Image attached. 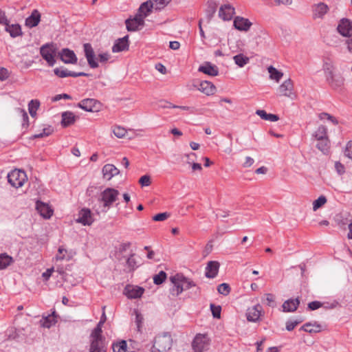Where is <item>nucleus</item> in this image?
I'll return each mask as SVG.
<instances>
[{"label":"nucleus","instance_id":"nucleus-47","mask_svg":"<svg viewBox=\"0 0 352 352\" xmlns=\"http://www.w3.org/2000/svg\"><path fill=\"white\" fill-rule=\"evenodd\" d=\"M54 74L60 78L68 77L69 75V71L67 69L56 68L54 70Z\"/></svg>","mask_w":352,"mask_h":352},{"label":"nucleus","instance_id":"nucleus-45","mask_svg":"<svg viewBox=\"0 0 352 352\" xmlns=\"http://www.w3.org/2000/svg\"><path fill=\"white\" fill-rule=\"evenodd\" d=\"M217 291L219 294L227 296L230 292V287L227 283H221L218 286Z\"/></svg>","mask_w":352,"mask_h":352},{"label":"nucleus","instance_id":"nucleus-49","mask_svg":"<svg viewBox=\"0 0 352 352\" xmlns=\"http://www.w3.org/2000/svg\"><path fill=\"white\" fill-rule=\"evenodd\" d=\"M53 132V129L51 127L45 128L43 130L42 133H36L34 135V138H41L43 137H46L52 134Z\"/></svg>","mask_w":352,"mask_h":352},{"label":"nucleus","instance_id":"nucleus-11","mask_svg":"<svg viewBox=\"0 0 352 352\" xmlns=\"http://www.w3.org/2000/svg\"><path fill=\"white\" fill-rule=\"evenodd\" d=\"M78 107L86 111L94 112L99 111L100 104L95 99L87 98L81 100Z\"/></svg>","mask_w":352,"mask_h":352},{"label":"nucleus","instance_id":"nucleus-26","mask_svg":"<svg viewBox=\"0 0 352 352\" xmlns=\"http://www.w3.org/2000/svg\"><path fill=\"white\" fill-rule=\"evenodd\" d=\"M300 304L298 298H291L285 301L282 305L283 311L284 312H294L295 311Z\"/></svg>","mask_w":352,"mask_h":352},{"label":"nucleus","instance_id":"nucleus-12","mask_svg":"<svg viewBox=\"0 0 352 352\" xmlns=\"http://www.w3.org/2000/svg\"><path fill=\"white\" fill-rule=\"evenodd\" d=\"M85 56L87 63L91 68H97L98 63L96 61L95 53L90 43H85L83 45Z\"/></svg>","mask_w":352,"mask_h":352},{"label":"nucleus","instance_id":"nucleus-18","mask_svg":"<svg viewBox=\"0 0 352 352\" xmlns=\"http://www.w3.org/2000/svg\"><path fill=\"white\" fill-rule=\"evenodd\" d=\"M234 14V8L229 3L222 5L219 11V16L224 21L230 20Z\"/></svg>","mask_w":352,"mask_h":352},{"label":"nucleus","instance_id":"nucleus-31","mask_svg":"<svg viewBox=\"0 0 352 352\" xmlns=\"http://www.w3.org/2000/svg\"><path fill=\"white\" fill-rule=\"evenodd\" d=\"M76 121V116L71 111H65L62 113L61 124L64 127H67L74 124Z\"/></svg>","mask_w":352,"mask_h":352},{"label":"nucleus","instance_id":"nucleus-64","mask_svg":"<svg viewBox=\"0 0 352 352\" xmlns=\"http://www.w3.org/2000/svg\"><path fill=\"white\" fill-rule=\"evenodd\" d=\"M335 168L340 175H342L344 173V167L340 162H336L335 164Z\"/></svg>","mask_w":352,"mask_h":352},{"label":"nucleus","instance_id":"nucleus-54","mask_svg":"<svg viewBox=\"0 0 352 352\" xmlns=\"http://www.w3.org/2000/svg\"><path fill=\"white\" fill-rule=\"evenodd\" d=\"M169 217L167 212L159 213L153 217V220L155 221H162L166 220Z\"/></svg>","mask_w":352,"mask_h":352},{"label":"nucleus","instance_id":"nucleus-3","mask_svg":"<svg viewBox=\"0 0 352 352\" xmlns=\"http://www.w3.org/2000/svg\"><path fill=\"white\" fill-rule=\"evenodd\" d=\"M323 71L324 72L327 81L333 88L339 87L343 84V78L334 74V67L330 60H326L323 63Z\"/></svg>","mask_w":352,"mask_h":352},{"label":"nucleus","instance_id":"nucleus-52","mask_svg":"<svg viewBox=\"0 0 352 352\" xmlns=\"http://www.w3.org/2000/svg\"><path fill=\"white\" fill-rule=\"evenodd\" d=\"M318 116L320 120L327 119L328 120H330L331 122H333L334 124H338V120L335 118H333L327 113H321L319 114Z\"/></svg>","mask_w":352,"mask_h":352},{"label":"nucleus","instance_id":"nucleus-46","mask_svg":"<svg viewBox=\"0 0 352 352\" xmlns=\"http://www.w3.org/2000/svg\"><path fill=\"white\" fill-rule=\"evenodd\" d=\"M113 132L114 135L118 138H122L126 133V130L120 126L114 127Z\"/></svg>","mask_w":352,"mask_h":352},{"label":"nucleus","instance_id":"nucleus-40","mask_svg":"<svg viewBox=\"0 0 352 352\" xmlns=\"http://www.w3.org/2000/svg\"><path fill=\"white\" fill-rule=\"evenodd\" d=\"M39 104H40V103H39V102L38 100H32L29 102V104H28V110H29V113L31 115V116H32V117L35 116V115L36 113V110L38 108Z\"/></svg>","mask_w":352,"mask_h":352},{"label":"nucleus","instance_id":"nucleus-10","mask_svg":"<svg viewBox=\"0 0 352 352\" xmlns=\"http://www.w3.org/2000/svg\"><path fill=\"white\" fill-rule=\"evenodd\" d=\"M192 85L207 96L213 95L216 92L215 86L211 82L207 80L195 81Z\"/></svg>","mask_w":352,"mask_h":352},{"label":"nucleus","instance_id":"nucleus-48","mask_svg":"<svg viewBox=\"0 0 352 352\" xmlns=\"http://www.w3.org/2000/svg\"><path fill=\"white\" fill-rule=\"evenodd\" d=\"M319 142L317 144V148L322 152L324 153L327 151L329 147V140H318Z\"/></svg>","mask_w":352,"mask_h":352},{"label":"nucleus","instance_id":"nucleus-1","mask_svg":"<svg viewBox=\"0 0 352 352\" xmlns=\"http://www.w3.org/2000/svg\"><path fill=\"white\" fill-rule=\"evenodd\" d=\"M173 283V287L170 289V294L173 296H177L184 290H187L192 287L195 286V284L190 279L185 277L182 274H177L170 278Z\"/></svg>","mask_w":352,"mask_h":352},{"label":"nucleus","instance_id":"nucleus-9","mask_svg":"<svg viewBox=\"0 0 352 352\" xmlns=\"http://www.w3.org/2000/svg\"><path fill=\"white\" fill-rule=\"evenodd\" d=\"M209 342V338L206 335L198 334L192 341V349L195 352H203L208 349L210 345Z\"/></svg>","mask_w":352,"mask_h":352},{"label":"nucleus","instance_id":"nucleus-7","mask_svg":"<svg viewBox=\"0 0 352 352\" xmlns=\"http://www.w3.org/2000/svg\"><path fill=\"white\" fill-rule=\"evenodd\" d=\"M8 182L13 187H21L27 180V175L23 170L14 169L8 175Z\"/></svg>","mask_w":352,"mask_h":352},{"label":"nucleus","instance_id":"nucleus-35","mask_svg":"<svg viewBox=\"0 0 352 352\" xmlns=\"http://www.w3.org/2000/svg\"><path fill=\"white\" fill-rule=\"evenodd\" d=\"M267 71L270 74V78L274 80L276 82H279V80L283 76V73L276 69L273 66L270 65L267 67Z\"/></svg>","mask_w":352,"mask_h":352},{"label":"nucleus","instance_id":"nucleus-25","mask_svg":"<svg viewBox=\"0 0 352 352\" xmlns=\"http://www.w3.org/2000/svg\"><path fill=\"white\" fill-rule=\"evenodd\" d=\"M119 173L120 170L113 164H107L102 168L103 177L107 180H110L113 177Z\"/></svg>","mask_w":352,"mask_h":352},{"label":"nucleus","instance_id":"nucleus-17","mask_svg":"<svg viewBox=\"0 0 352 352\" xmlns=\"http://www.w3.org/2000/svg\"><path fill=\"white\" fill-rule=\"evenodd\" d=\"M329 7L324 3H319L312 6L313 18L322 19L328 12Z\"/></svg>","mask_w":352,"mask_h":352},{"label":"nucleus","instance_id":"nucleus-16","mask_svg":"<svg viewBox=\"0 0 352 352\" xmlns=\"http://www.w3.org/2000/svg\"><path fill=\"white\" fill-rule=\"evenodd\" d=\"M36 209L38 212L45 219H49L53 214V210L47 204L41 201L36 202Z\"/></svg>","mask_w":352,"mask_h":352},{"label":"nucleus","instance_id":"nucleus-21","mask_svg":"<svg viewBox=\"0 0 352 352\" xmlns=\"http://www.w3.org/2000/svg\"><path fill=\"white\" fill-rule=\"evenodd\" d=\"M219 269V263L217 261H209L206 267L205 275L207 278H214L217 276Z\"/></svg>","mask_w":352,"mask_h":352},{"label":"nucleus","instance_id":"nucleus-15","mask_svg":"<svg viewBox=\"0 0 352 352\" xmlns=\"http://www.w3.org/2000/svg\"><path fill=\"white\" fill-rule=\"evenodd\" d=\"M76 221L84 226H90L94 222V218L91 210L88 208H82L78 213Z\"/></svg>","mask_w":352,"mask_h":352},{"label":"nucleus","instance_id":"nucleus-56","mask_svg":"<svg viewBox=\"0 0 352 352\" xmlns=\"http://www.w3.org/2000/svg\"><path fill=\"white\" fill-rule=\"evenodd\" d=\"M134 254H131L126 260V265L130 270H134L136 267V261L133 258Z\"/></svg>","mask_w":352,"mask_h":352},{"label":"nucleus","instance_id":"nucleus-53","mask_svg":"<svg viewBox=\"0 0 352 352\" xmlns=\"http://www.w3.org/2000/svg\"><path fill=\"white\" fill-rule=\"evenodd\" d=\"M139 183L142 186H148L151 184V177L149 175H145L140 177Z\"/></svg>","mask_w":352,"mask_h":352},{"label":"nucleus","instance_id":"nucleus-14","mask_svg":"<svg viewBox=\"0 0 352 352\" xmlns=\"http://www.w3.org/2000/svg\"><path fill=\"white\" fill-rule=\"evenodd\" d=\"M144 18L139 14H137L134 18L126 20V26L128 31H136L140 26L144 23Z\"/></svg>","mask_w":352,"mask_h":352},{"label":"nucleus","instance_id":"nucleus-55","mask_svg":"<svg viewBox=\"0 0 352 352\" xmlns=\"http://www.w3.org/2000/svg\"><path fill=\"white\" fill-rule=\"evenodd\" d=\"M19 111L23 118V124H22L23 126H28L29 118H28L27 112L24 109H19Z\"/></svg>","mask_w":352,"mask_h":352},{"label":"nucleus","instance_id":"nucleus-63","mask_svg":"<svg viewBox=\"0 0 352 352\" xmlns=\"http://www.w3.org/2000/svg\"><path fill=\"white\" fill-rule=\"evenodd\" d=\"M322 304H323L322 307H324V309H332L336 308L338 306V302L337 301L334 300L332 302H323Z\"/></svg>","mask_w":352,"mask_h":352},{"label":"nucleus","instance_id":"nucleus-50","mask_svg":"<svg viewBox=\"0 0 352 352\" xmlns=\"http://www.w3.org/2000/svg\"><path fill=\"white\" fill-rule=\"evenodd\" d=\"M210 309L214 318H220L221 311V308L220 306H215L214 304H210Z\"/></svg>","mask_w":352,"mask_h":352},{"label":"nucleus","instance_id":"nucleus-32","mask_svg":"<svg viewBox=\"0 0 352 352\" xmlns=\"http://www.w3.org/2000/svg\"><path fill=\"white\" fill-rule=\"evenodd\" d=\"M55 311L51 315L43 316L40 320L41 326L45 328H50L56 322Z\"/></svg>","mask_w":352,"mask_h":352},{"label":"nucleus","instance_id":"nucleus-24","mask_svg":"<svg viewBox=\"0 0 352 352\" xmlns=\"http://www.w3.org/2000/svg\"><path fill=\"white\" fill-rule=\"evenodd\" d=\"M129 48V36L118 38L112 47L113 52H120L128 50Z\"/></svg>","mask_w":352,"mask_h":352},{"label":"nucleus","instance_id":"nucleus-2","mask_svg":"<svg viewBox=\"0 0 352 352\" xmlns=\"http://www.w3.org/2000/svg\"><path fill=\"white\" fill-rule=\"evenodd\" d=\"M119 195V191L112 188L104 190L98 199L100 203L102 204V211L107 212L112 204L117 200Z\"/></svg>","mask_w":352,"mask_h":352},{"label":"nucleus","instance_id":"nucleus-34","mask_svg":"<svg viewBox=\"0 0 352 352\" xmlns=\"http://www.w3.org/2000/svg\"><path fill=\"white\" fill-rule=\"evenodd\" d=\"M256 115L261 117V119L264 120H268L270 122H276L279 120V118L277 115L267 113L264 110L258 109L256 111Z\"/></svg>","mask_w":352,"mask_h":352},{"label":"nucleus","instance_id":"nucleus-61","mask_svg":"<svg viewBox=\"0 0 352 352\" xmlns=\"http://www.w3.org/2000/svg\"><path fill=\"white\" fill-rule=\"evenodd\" d=\"M344 154L346 157L352 160V141H349L346 144Z\"/></svg>","mask_w":352,"mask_h":352},{"label":"nucleus","instance_id":"nucleus-42","mask_svg":"<svg viewBox=\"0 0 352 352\" xmlns=\"http://www.w3.org/2000/svg\"><path fill=\"white\" fill-rule=\"evenodd\" d=\"M113 352H125L126 351V342L124 340L113 344Z\"/></svg>","mask_w":352,"mask_h":352},{"label":"nucleus","instance_id":"nucleus-29","mask_svg":"<svg viewBox=\"0 0 352 352\" xmlns=\"http://www.w3.org/2000/svg\"><path fill=\"white\" fill-rule=\"evenodd\" d=\"M5 30L10 34L12 38L21 36L23 35L21 25L19 24H8L5 27Z\"/></svg>","mask_w":352,"mask_h":352},{"label":"nucleus","instance_id":"nucleus-33","mask_svg":"<svg viewBox=\"0 0 352 352\" xmlns=\"http://www.w3.org/2000/svg\"><path fill=\"white\" fill-rule=\"evenodd\" d=\"M217 8V3L214 1H209L207 3V8L206 9V16L209 22L214 14H215Z\"/></svg>","mask_w":352,"mask_h":352},{"label":"nucleus","instance_id":"nucleus-5","mask_svg":"<svg viewBox=\"0 0 352 352\" xmlns=\"http://www.w3.org/2000/svg\"><path fill=\"white\" fill-rule=\"evenodd\" d=\"M100 329H94L90 335L89 352H106L104 338L100 335Z\"/></svg>","mask_w":352,"mask_h":352},{"label":"nucleus","instance_id":"nucleus-38","mask_svg":"<svg viewBox=\"0 0 352 352\" xmlns=\"http://www.w3.org/2000/svg\"><path fill=\"white\" fill-rule=\"evenodd\" d=\"M233 60L236 65L240 67H243L249 62V58L242 54H237L233 57Z\"/></svg>","mask_w":352,"mask_h":352},{"label":"nucleus","instance_id":"nucleus-36","mask_svg":"<svg viewBox=\"0 0 352 352\" xmlns=\"http://www.w3.org/2000/svg\"><path fill=\"white\" fill-rule=\"evenodd\" d=\"M301 329L311 333H318L320 331L321 326L316 323L312 324L310 322H307L301 327Z\"/></svg>","mask_w":352,"mask_h":352},{"label":"nucleus","instance_id":"nucleus-20","mask_svg":"<svg viewBox=\"0 0 352 352\" xmlns=\"http://www.w3.org/2000/svg\"><path fill=\"white\" fill-rule=\"evenodd\" d=\"M338 32L344 36H350L352 32V22L347 19H342L338 26Z\"/></svg>","mask_w":352,"mask_h":352},{"label":"nucleus","instance_id":"nucleus-27","mask_svg":"<svg viewBox=\"0 0 352 352\" xmlns=\"http://www.w3.org/2000/svg\"><path fill=\"white\" fill-rule=\"evenodd\" d=\"M41 14L37 10H34L30 16L25 19V25L28 28L36 27L40 22Z\"/></svg>","mask_w":352,"mask_h":352},{"label":"nucleus","instance_id":"nucleus-28","mask_svg":"<svg viewBox=\"0 0 352 352\" xmlns=\"http://www.w3.org/2000/svg\"><path fill=\"white\" fill-rule=\"evenodd\" d=\"M125 290L127 297L131 299L141 297L144 291L142 287L133 286H128Z\"/></svg>","mask_w":352,"mask_h":352},{"label":"nucleus","instance_id":"nucleus-57","mask_svg":"<svg viewBox=\"0 0 352 352\" xmlns=\"http://www.w3.org/2000/svg\"><path fill=\"white\" fill-rule=\"evenodd\" d=\"M265 296L267 305L270 307H274L275 300L274 296L272 294H266Z\"/></svg>","mask_w":352,"mask_h":352},{"label":"nucleus","instance_id":"nucleus-44","mask_svg":"<svg viewBox=\"0 0 352 352\" xmlns=\"http://www.w3.org/2000/svg\"><path fill=\"white\" fill-rule=\"evenodd\" d=\"M166 278V274L164 271H160L157 274L153 276V282L156 285L162 284Z\"/></svg>","mask_w":352,"mask_h":352},{"label":"nucleus","instance_id":"nucleus-43","mask_svg":"<svg viewBox=\"0 0 352 352\" xmlns=\"http://www.w3.org/2000/svg\"><path fill=\"white\" fill-rule=\"evenodd\" d=\"M154 5V9L162 10L166 6L170 0H151Z\"/></svg>","mask_w":352,"mask_h":352},{"label":"nucleus","instance_id":"nucleus-4","mask_svg":"<svg viewBox=\"0 0 352 352\" xmlns=\"http://www.w3.org/2000/svg\"><path fill=\"white\" fill-rule=\"evenodd\" d=\"M172 338L169 333H164L155 337L151 352H166L171 348Z\"/></svg>","mask_w":352,"mask_h":352},{"label":"nucleus","instance_id":"nucleus-23","mask_svg":"<svg viewBox=\"0 0 352 352\" xmlns=\"http://www.w3.org/2000/svg\"><path fill=\"white\" fill-rule=\"evenodd\" d=\"M252 25V23L245 18L236 16L234 20V26L240 31H248Z\"/></svg>","mask_w":352,"mask_h":352},{"label":"nucleus","instance_id":"nucleus-58","mask_svg":"<svg viewBox=\"0 0 352 352\" xmlns=\"http://www.w3.org/2000/svg\"><path fill=\"white\" fill-rule=\"evenodd\" d=\"M322 306V302H320V301H313L308 304V308L311 310H316Z\"/></svg>","mask_w":352,"mask_h":352},{"label":"nucleus","instance_id":"nucleus-19","mask_svg":"<svg viewBox=\"0 0 352 352\" xmlns=\"http://www.w3.org/2000/svg\"><path fill=\"white\" fill-rule=\"evenodd\" d=\"M262 311V307L257 304L248 309L246 316L248 321L257 322L259 320Z\"/></svg>","mask_w":352,"mask_h":352},{"label":"nucleus","instance_id":"nucleus-41","mask_svg":"<svg viewBox=\"0 0 352 352\" xmlns=\"http://www.w3.org/2000/svg\"><path fill=\"white\" fill-rule=\"evenodd\" d=\"M327 198L324 195L320 196L313 202V210L316 211L327 202Z\"/></svg>","mask_w":352,"mask_h":352},{"label":"nucleus","instance_id":"nucleus-59","mask_svg":"<svg viewBox=\"0 0 352 352\" xmlns=\"http://www.w3.org/2000/svg\"><path fill=\"white\" fill-rule=\"evenodd\" d=\"M0 23L4 25L5 27L9 24V20L6 15V12L0 10Z\"/></svg>","mask_w":352,"mask_h":352},{"label":"nucleus","instance_id":"nucleus-60","mask_svg":"<svg viewBox=\"0 0 352 352\" xmlns=\"http://www.w3.org/2000/svg\"><path fill=\"white\" fill-rule=\"evenodd\" d=\"M300 321L295 320V321H287L286 322V329L289 331H292L299 323Z\"/></svg>","mask_w":352,"mask_h":352},{"label":"nucleus","instance_id":"nucleus-8","mask_svg":"<svg viewBox=\"0 0 352 352\" xmlns=\"http://www.w3.org/2000/svg\"><path fill=\"white\" fill-rule=\"evenodd\" d=\"M276 93L279 96H285L291 99L295 98L294 92V83L291 78L285 80L276 89Z\"/></svg>","mask_w":352,"mask_h":352},{"label":"nucleus","instance_id":"nucleus-39","mask_svg":"<svg viewBox=\"0 0 352 352\" xmlns=\"http://www.w3.org/2000/svg\"><path fill=\"white\" fill-rule=\"evenodd\" d=\"M12 262V258L8 255L0 254V270L6 268Z\"/></svg>","mask_w":352,"mask_h":352},{"label":"nucleus","instance_id":"nucleus-6","mask_svg":"<svg viewBox=\"0 0 352 352\" xmlns=\"http://www.w3.org/2000/svg\"><path fill=\"white\" fill-rule=\"evenodd\" d=\"M40 54L42 58L47 63L49 66H54L56 63L55 56L56 47L53 43H47L40 48Z\"/></svg>","mask_w":352,"mask_h":352},{"label":"nucleus","instance_id":"nucleus-62","mask_svg":"<svg viewBox=\"0 0 352 352\" xmlns=\"http://www.w3.org/2000/svg\"><path fill=\"white\" fill-rule=\"evenodd\" d=\"M9 77V72L4 67L0 68V80L3 81Z\"/></svg>","mask_w":352,"mask_h":352},{"label":"nucleus","instance_id":"nucleus-13","mask_svg":"<svg viewBox=\"0 0 352 352\" xmlns=\"http://www.w3.org/2000/svg\"><path fill=\"white\" fill-rule=\"evenodd\" d=\"M60 60L66 64H75L77 62V57L74 51L68 48H64L58 53Z\"/></svg>","mask_w":352,"mask_h":352},{"label":"nucleus","instance_id":"nucleus-22","mask_svg":"<svg viewBox=\"0 0 352 352\" xmlns=\"http://www.w3.org/2000/svg\"><path fill=\"white\" fill-rule=\"evenodd\" d=\"M198 71L211 76H217L219 74L218 67L210 62H206L204 65L199 66Z\"/></svg>","mask_w":352,"mask_h":352},{"label":"nucleus","instance_id":"nucleus-51","mask_svg":"<svg viewBox=\"0 0 352 352\" xmlns=\"http://www.w3.org/2000/svg\"><path fill=\"white\" fill-rule=\"evenodd\" d=\"M135 323L137 325V329L138 331H140V329L142 327V324L143 323L144 318L142 315L139 313L138 311H135Z\"/></svg>","mask_w":352,"mask_h":352},{"label":"nucleus","instance_id":"nucleus-37","mask_svg":"<svg viewBox=\"0 0 352 352\" xmlns=\"http://www.w3.org/2000/svg\"><path fill=\"white\" fill-rule=\"evenodd\" d=\"M327 133V129L326 126L320 125L316 131L314 136L318 140H328Z\"/></svg>","mask_w":352,"mask_h":352},{"label":"nucleus","instance_id":"nucleus-30","mask_svg":"<svg viewBox=\"0 0 352 352\" xmlns=\"http://www.w3.org/2000/svg\"><path fill=\"white\" fill-rule=\"evenodd\" d=\"M152 8H154V5L151 0H148L141 4L138 9V14H139L140 16H142V17L144 19L149 15Z\"/></svg>","mask_w":352,"mask_h":352}]
</instances>
